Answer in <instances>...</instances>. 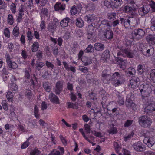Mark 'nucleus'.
<instances>
[{
    "label": "nucleus",
    "instance_id": "nucleus-62",
    "mask_svg": "<svg viewBox=\"0 0 155 155\" xmlns=\"http://www.w3.org/2000/svg\"><path fill=\"white\" fill-rule=\"evenodd\" d=\"M45 64L47 68H51V69H53L54 67V65L53 64L47 61H45Z\"/></svg>",
    "mask_w": 155,
    "mask_h": 155
},
{
    "label": "nucleus",
    "instance_id": "nucleus-39",
    "mask_svg": "<svg viewBox=\"0 0 155 155\" xmlns=\"http://www.w3.org/2000/svg\"><path fill=\"white\" fill-rule=\"evenodd\" d=\"M12 33L13 35L16 37H18L19 35V28L17 26L14 27L13 31Z\"/></svg>",
    "mask_w": 155,
    "mask_h": 155
},
{
    "label": "nucleus",
    "instance_id": "nucleus-12",
    "mask_svg": "<svg viewBox=\"0 0 155 155\" xmlns=\"http://www.w3.org/2000/svg\"><path fill=\"white\" fill-rule=\"evenodd\" d=\"M122 52H124L125 55L129 58H132L134 57V53L133 51L128 48H126L123 47L120 48Z\"/></svg>",
    "mask_w": 155,
    "mask_h": 155
},
{
    "label": "nucleus",
    "instance_id": "nucleus-45",
    "mask_svg": "<svg viewBox=\"0 0 155 155\" xmlns=\"http://www.w3.org/2000/svg\"><path fill=\"white\" fill-rule=\"evenodd\" d=\"M134 132H132L129 134L128 135L125 136L124 137V140L125 141H126L129 140L131 138L134 137Z\"/></svg>",
    "mask_w": 155,
    "mask_h": 155
},
{
    "label": "nucleus",
    "instance_id": "nucleus-58",
    "mask_svg": "<svg viewBox=\"0 0 155 155\" xmlns=\"http://www.w3.org/2000/svg\"><path fill=\"white\" fill-rule=\"evenodd\" d=\"M84 126L85 130L87 133L89 134L91 133L90 126L87 124H84Z\"/></svg>",
    "mask_w": 155,
    "mask_h": 155
},
{
    "label": "nucleus",
    "instance_id": "nucleus-51",
    "mask_svg": "<svg viewBox=\"0 0 155 155\" xmlns=\"http://www.w3.org/2000/svg\"><path fill=\"white\" fill-rule=\"evenodd\" d=\"M30 144L29 142V139H27L26 141L24 142L21 145V148L22 149H25L28 147Z\"/></svg>",
    "mask_w": 155,
    "mask_h": 155
},
{
    "label": "nucleus",
    "instance_id": "nucleus-64",
    "mask_svg": "<svg viewBox=\"0 0 155 155\" xmlns=\"http://www.w3.org/2000/svg\"><path fill=\"white\" fill-rule=\"evenodd\" d=\"M149 5L151 8L152 11L153 12H155V2L151 0L149 4Z\"/></svg>",
    "mask_w": 155,
    "mask_h": 155
},
{
    "label": "nucleus",
    "instance_id": "nucleus-57",
    "mask_svg": "<svg viewBox=\"0 0 155 155\" xmlns=\"http://www.w3.org/2000/svg\"><path fill=\"white\" fill-rule=\"evenodd\" d=\"M38 109L35 105L34 107V115L36 118H39V114L38 113Z\"/></svg>",
    "mask_w": 155,
    "mask_h": 155
},
{
    "label": "nucleus",
    "instance_id": "nucleus-27",
    "mask_svg": "<svg viewBox=\"0 0 155 155\" xmlns=\"http://www.w3.org/2000/svg\"><path fill=\"white\" fill-rule=\"evenodd\" d=\"M110 52L108 50H105L103 53L101 58L103 59L106 60L109 58L110 56Z\"/></svg>",
    "mask_w": 155,
    "mask_h": 155
},
{
    "label": "nucleus",
    "instance_id": "nucleus-11",
    "mask_svg": "<svg viewBox=\"0 0 155 155\" xmlns=\"http://www.w3.org/2000/svg\"><path fill=\"white\" fill-rule=\"evenodd\" d=\"M131 87L135 89L137 88L140 84V79L137 77H134L130 81Z\"/></svg>",
    "mask_w": 155,
    "mask_h": 155
},
{
    "label": "nucleus",
    "instance_id": "nucleus-55",
    "mask_svg": "<svg viewBox=\"0 0 155 155\" xmlns=\"http://www.w3.org/2000/svg\"><path fill=\"white\" fill-rule=\"evenodd\" d=\"M21 55L23 58L25 60L27 59L28 57V55L27 51L25 49L21 50Z\"/></svg>",
    "mask_w": 155,
    "mask_h": 155
},
{
    "label": "nucleus",
    "instance_id": "nucleus-33",
    "mask_svg": "<svg viewBox=\"0 0 155 155\" xmlns=\"http://www.w3.org/2000/svg\"><path fill=\"white\" fill-rule=\"evenodd\" d=\"M36 69L39 71L45 65V64L42 62L37 61L35 64Z\"/></svg>",
    "mask_w": 155,
    "mask_h": 155
},
{
    "label": "nucleus",
    "instance_id": "nucleus-6",
    "mask_svg": "<svg viewBox=\"0 0 155 155\" xmlns=\"http://www.w3.org/2000/svg\"><path fill=\"white\" fill-rule=\"evenodd\" d=\"M99 34L101 39L104 40L111 39L113 38V34L110 29L100 31Z\"/></svg>",
    "mask_w": 155,
    "mask_h": 155
},
{
    "label": "nucleus",
    "instance_id": "nucleus-41",
    "mask_svg": "<svg viewBox=\"0 0 155 155\" xmlns=\"http://www.w3.org/2000/svg\"><path fill=\"white\" fill-rule=\"evenodd\" d=\"M9 89L12 91H17L18 89V87L17 85L13 83H12L9 86Z\"/></svg>",
    "mask_w": 155,
    "mask_h": 155
},
{
    "label": "nucleus",
    "instance_id": "nucleus-36",
    "mask_svg": "<svg viewBox=\"0 0 155 155\" xmlns=\"http://www.w3.org/2000/svg\"><path fill=\"white\" fill-rule=\"evenodd\" d=\"M116 13L114 12L109 13L107 14V18L110 20H114L116 17Z\"/></svg>",
    "mask_w": 155,
    "mask_h": 155
},
{
    "label": "nucleus",
    "instance_id": "nucleus-31",
    "mask_svg": "<svg viewBox=\"0 0 155 155\" xmlns=\"http://www.w3.org/2000/svg\"><path fill=\"white\" fill-rule=\"evenodd\" d=\"M48 9L46 8H43L41 10V13L40 14L41 19L42 20L43 19V15L48 17Z\"/></svg>",
    "mask_w": 155,
    "mask_h": 155
},
{
    "label": "nucleus",
    "instance_id": "nucleus-20",
    "mask_svg": "<svg viewBox=\"0 0 155 155\" xmlns=\"http://www.w3.org/2000/svg\"><path fill=\"white\" fill-rule=\"evenodd\" d=\"M95 49L97 51H102L104 49V45L100 43L97 42L95 43L94 45Z\"/></svg>",
    "mask_w": 155,
    "mask_h": 155
},
{
    "label": "nucleus",
    "instance_id": "nucleus-32",
    "mask_svg": "<svg viewBox=\"0 0 155 155\" xmlns=\"http://www.w3.org/2000/svg\"><path fill=\"white\" fill-rule=\"evenodd\" d=\"M144 68L143 66L139 64L137 67V71L138 74L141 75L144 72Z\"/></svg>",
    "mask_w": 155,
    "mask_h": 155
},
{
    "label": "nucleus",
    "instance_id": "nucleus-40",
    "mask_svg": "<svg viewBox=\"0 0 155 155\" xmlns=\"http://www.w3.org/2000/svg\"><path fill=\"white\" fill-rule=\"evenodd\" d=\"M94 51V47L91 44L89 45L84 51V52L85 53L93 52Z\"/></svg>",
    "mask_w": 155,
    "mask_h": 155
},
{
    "label": "nucleus",
    "instance_id": "nucleus-16",
    "mask_svg": "<svg viewBox=\"0 0 155 155\" xmlns=\"http://www.w3.org/2000/svg\"><path fill=\"white\" fill-rule=\"evenodd\" d=\"M122 3V0H111L110 5L112 8H116L121 6Z\"/></svg>",
    "mask_w": 155,
    "mask_h": 155
},
{
    "label": "nucleus",
    "instance_id": "nucleus-46",
    "mask_svg": "<svg viewBox=\"0 0 155 155\" xmlns=\"http://www.w3.org/2000/svg\"><path fill=\"white\" fill-rule=\"evenodd\" d=\"M119 60L120 62L121 68L124 70L125 68V65L127 63V61L126 60H123L121 58L118 57Z\"/></svg>",
    "mask_w": 155,
    "mask_h": 155
},
{
    "label": "nucleus",
    "instance_id": "nucleus-13",
    "mask_svg": "<svg viewBox=\"0 0 155 155\" xmlns=\"http://www.w3.org/2000/svg\"><path fill=\"white\" fill-rule=\"evenodd\" d=\"M63 89V83L60 81L57 82L56 84V86L54 89L55 94L59 95Z\"/></svg>",
    "mask_w": 155,
    "mask_h": 155
},
{
    "label": "nucleus",
    "instance_id": "nucleus-49",
    "mask_svg": "<svg viewBox=\"0 0 155 155\" xmlns=\"http://www.w3.org/2000/svg\"><path fill=\"white\" fill-rule=\"evenodd\" d=\"M133 8L128 6H126L124 8L123 10L125 12L130 13L133 11Z\"/></svg>",
    "mask_w": 155,
    "mask_h": 155
},
{
    "label": "nucleus",
    "instance_id": "nucleus-15",
    "mask_svg": "<svg viewBox=\"0 0 155 155\" xmlns=\"http://www.w3.org/2000/svg\"><path fill=\"white\" fill-rule=\"evenodd\" d=\"M147 42L149 44L152 45L155 44V35L150 34L146 37Z\"/></svg>",
    "mask_w": 155,
    "mask_h": 155
},
{
    "label": "nucleus",
    "instance_id": "nucleus-3",
    "mask_svg": "<svg viewBox=\"0 0 155 155\" xmlns=\"http://www.w3.org/2000/svg\"><path fill=\"white\" fill-rule=\"evenodd\" d=\"M140 50L144 55L147 57L153 55L154 53V49L147 45H141L140 47Z\"/></svg>",
    "mask_w": 155,
    "mask_h": 155
},
{
    "label": "nucleus",
    "instance_id": "nucleus-14",
    "mask_svg": "<svg viewBox=\"0 0 155 155\" xmlns=\"http://www.w3.org/2000/svg\"><path fill=\"white\" fill-rule=\"evenodd\" d=\"M97 17L94 14H89L84 17V20L88 23H90L94 21L97 19Z\"/></svg>",
    "mask_w": 155,
    "mask_h": 155
},
{
    "label": "nucleus",
    "instance_id": "nucleus-25",
    "mask_svg": "<svg viewBox=\"0 0 155 155\" xmlns=\"http://www.w3.org/2000/svg\"><path fill=\"white\" fill-rule=\"evenodd\" d=\"M65 5L59 2L56 3L54 6V9L55 10H63L65 9Z\"/></svg>",
    "mask_w": 155,
    "mask_h": 155
},
{
    "label": "nucleus",
    "instance_id": "nucleus-54",
    "mask_svg": "<svg viewBox=\"0 0 155 155\" xmlns=\"http://www.w3.org/2000/svg\"><path fill=\"white\" fill-rule=\"evenodd\" d=\"M79 131L81 133L84 138L89 142L91 143V140H89L88 138L85 135V134L83 131V129L82 128H80L79 129Z\"/></svg>",
    "mask_w": 155,
    "mask_h": 155
},
{
    "label": "nucleus",
    "instance_id": "nucleus-19",
    "mask_svg": "<svg viewBox=\"0 0 155 155\" xmlns=\"http://www.w3.org/2000/svg\"><path fill=\"white\" fill-rule=\"evenodd\" d=\"M81 61L84 66H87L92 63V60L90 57L84 56L81 58Z\"/></svg>",
    "mask_w": 155,
    "mask_h": 155
},
{
    "label": "nucleus",
    "instance_id": "nucleus-23",
    "mask_svg": "<svg viewBox=\"0 0 155 155\" xmlns=\"http://www.w3.org/2000/svg\"><path fill=\"white\" fill-rule=\"evenodd\" d=\"M117 97V102L120 105H123L124 104V97L121 94L117 92L116 94Z\"/></svg>",
    "mask_w": 155,
    "mask_h": 155
},
{
    "label": "nucleus",
    "instance_id": "nucleus-42",
    "mask_svg": "<svg viewBox=\"0 0 155 155\" xmlns=\"http://www.w3.org/2000/svg\"><path fill=\"white\" fill-rule=\"evenodd\" d=\"M41 152L38 149L32 150L30 153V155H41Z\"/></svg>",
    "mask_w": 155,
    "mask_h": 155
},
{
    "label": "nucleus",
    "instance_id": "nucleus-53",
    "mask_svg": "<svg viewBox=\"0 0 155 155\" xmlns=\"http://www.w3.org/2000/svg\"><path fill=\"white\" fill-rule=\"evenodd\" d=\"M150 76L151 79L155 82V70H152L150 72Z\"/></svg>",
    "mask_w": 155,
    "mask_h": 155
},
{
    "label": "nucleus",
    "instance_id": "nucleus-22",
    "mask_svg": "<svg viewBox=\"0 0 155 155\" xmlns=\"http://www.w3.org/2000/svg\"><path fill=\"white\" fill-rule=\"evenodd\" d=\"M7 64L8 66V69L10 70L15 69L18 67L17 64L15 62L12 61Z\"/></svg>",
    "mask_w": 155,
    "mask_h": 155
},
{
    "label": "nucleus",
    "instance_id": "nucleus-38",
    "mask_svg": "<svg viewBox=\"0 0 155 155\" xmlns=\"http://www.w3.org/2000/svg\"><path fill=\"white\" fill-rule=\"evenodd\" d=\"M39 48V44L37 42H35L33 44L32 50L33 52L37 51Z\"/></svg>",
    "mask_w": 155,
    "mask_h": 155
},
{
    "label": "nucleus",
    "instance_id": "nucleus-56",
    "mask_svg": "<svg viewBox=\"0 0 155 155\" xmlns=\"http://www.w3.org/2000/svg\"><path fill=\"white\" fill-rule=\"evenodd\" d=\"M133 103L132 101L130 98L127 99L126 102V106L128 108H130L131 104Z\"/></svg>",
    "mask_w": 155,
    "mask_h": 155
},
{
    "label": "nucleus",
    "instance_id": "nucleus-63",
    "mask_svg": "<svg viewBox=\"0 0 155 155\" xmlns=\"http://www.w3.org/2000/svg\"><path fill=\"white\" fill-rule=\"evenodd\" d=\"M150 28L152 31H155V18L152 20Z\"/></svg>",
    "mask_w": 155,
    "mask_h": 155
},
{
    "label": "nucleus",
    "instance_id": "nucleus-17",
    "mask_svg": "<svg viewBox=\"0 0 155 155\" xmlns=\"http://www.w3.org/2000/svg\"><path fill=\"white\" fill-rule=\"evenodd\" d=\"M49 98L51 102L58 104L59 103V100L58 98L53 93H51L49 95Z\"/></svg>",
    "mask_w": 155,
    "mask_h": 155
},
{
    "label": "nucleus",
    "instance_id": "nucleus-50",
    "mask_svg": "<svg viewBox=\"0 0 155 155\" xmlns=\"http://www.w3.org/2000/svg\"><path fill=\"white\" fill-rule=\"evenodd\" d=\"M94 28L92 24L88 25L87 27V32H94Z\"/></svg>",
    "mask_w": 155,
    "mask_h": 155
},
{
    "label": "nucleus",
    "instance_id": "nucleus-43",
    "mask_svg": "<svg viewBox=\"0 0 155 155\" xmlns=\"http://www.w3.org/2000/svg\"><path fill=\"white\" fill-rule=\"evenodd\" d=\"M6 98L8 101H12L13 100V95L11 92L8 91L7 93Z\"/></svg>",
    "mask_w": 155,
    "mask_h": 155
},
{
    "label": "nucleus",
    "instance_id": "nucleus-47",
    "mask_svg": "<svg viewBox=\"0 0 155 155\" xmlns=\"http://www.w3.org/2000/svg\"><path fill=\"white\" fill-rule=\"evenodd\" d=\"M79 69L80 71L84 73H87L88 71V68L87 67L84 66H79Z\"/></svg>",
    "mask_w": 155,
    "mask_h": 155
},
{
    "label": "nucleus",
    "instance_id": "nucleus-8",
    "mask_svg": "<svg viewBox=\"0 0 155 155\" xmlns=\"http://www.w3.org/2000/svg\"><path fill=\"white\" fill-rule=\"evenodd\" d=\"M110 23V22L107 20L104 19L102 21L100 25L101 29L99 32L110 29V28L111 27Z\"/></svg>",
    "mask_w": 155,
    "mask_h": 155
},
{
    "label": "nucleus",
    "instance_id": "nucleus-37",
    "mask_svg": "<svg viewBox=\"0 0 155 155\" xmlns=\"http://www.w3.org/2000/svg\"><path fill=\"white\" fill-rule=\"evenodd\" d=\"M14 22V20L12 15L11 14H9L7 18L8 23L10 25H12L13 24Z\"/></svg>",
    "mask_w": 155,
    "mask_h": 155
},
{
    "label": "nucleus",
    "instance_id": "nucleus-29",
    "mask_svg": "<svg viewBox=\"0 0 155 155\" xmlns=\"http://www.w3.org/2000/svg\"><path fill=\"white\" fill-rule=\"evenodd\" d=\"M43 87L46 91L48 92H49L51 91V85L48 82H45L43 83Z\"/></svg>",
    "mask_w": 155,
    "mask_h": 155
},
{
    "label": "nucleus",
    "instance_id": "nucleus-9",
    "mask_svg": "<svg viewBox=\"0 0 155 155\" xmlns=\"http://www.w3.org/2000/svg\"><path fill=\"white\" fill-rule=\"evenodd\" d=\"M150 10V6L148 5H145L138 9V12L141 16H144L149 13Z\"/></svg>",
    "mask_w": 155,
    "mask_h": 155
},
{
    "label": "nucleus",
    "instance_id": "nucleus-5",
    "mask_svg": "<svg viewBox=\"0 0 155 155\" xmlns=\"http://www.w3.org/2000/svg\"><path fill=\"white\" fill-rule=\"evenodd\" d=\"M145 34V31L142 29H135L132 32V38L135 39H140L143 37Z\"/></svg>",
    "mask_w": 155,
    "mask_h": 155
},
{
    "label": "nucleus",
    "instance_id": "nucleus-48",
    "mask_svg": "<svg viewBox=\"0 0 155 155\" xmlns=\"http://www.w3.org/2000/svg\"><path fill=\"white\" fill-rule=\"evenodd\" d=\"M52 50L53 54L55 56L58 55V47L54 45L52 47Z\"/></svg>",
    "mask_w": 155,
    "mask_h": 155
},
{
    "label": "nucleus",
    "instance_id": "nucleus-26",
    "mask_svg": "<svg viewBox=\"0 0 155 155\" xmlns=\"http://www.w3.org/2000/svg\"><path fill=\"white\" fill-rule=\"evenodd\" d=\"M130 21V23L131 27L137 25V21H139V19H137L135 17H130L128 19Z\"/></svg>",
    "mask_w": 155,
    "mask_h": 155
},
{
    "label": "nucleus",
    "instance_id": "nucleus-2",
    "mask_svg": "<svg viewBox=\"0 0 155 155\" xmlns=\"http://www.w3.org/2000/svg\"><path fill=\"white\" fill-rule=\"evenodd\" d=\"M138 122L140 125L144 128L150 127L152 123L151 119L146 115L140 117L138 119Z\"/></svg>",
    "mask_w": 155,
    "mask_h": 155
},
{
    "label": "nucleus",
    "instance_id": "nucleus-28",
    "mask_svg": "<svg viewBox=\"0 0 155 155\" xmlns=\"http://www.w3.org/2000/svg\"><path fill=\"white\" fill-rule=\"evenodd\" d=\"M69 21V19L68 18H66L61 20L60 22V25L61 27H65L68 26Z\"/></svg>",
    "mask_w": 155,
    "mask_h": 155
},
{
    "label": "nucleus",
    "instance_id": "nucleus-18",
    "mask_svg": "<svg viewBox=\"0 0 155 155\" xmlns=\"http://www.w3.org/2000/svg\"><path fill=\"white\" fill-rule=\"evenodd\" d=\"M120 23L123 25L126 28H128L131 26L129 22L130 21L128 19H126L123 18H120Z\"/></svg>",
    "mask_w": 155,
    "mask_h": 155
},
{
    "label": "nucleus",
    "instance_id": "nucleus-21",
    "mask_svg": "<svg viewBox=\"0 0 155 155\" xmlns=\"http://www.w3.org/2000/svg\"><path fill=\"white\" fill-rule=\"evenodd\" d=\"M144 110L145 112L146 113H148L150 111L151 112L155 111V104L147 105L145 108Z\"/></svg>",
    "mask_w": 155,
    "mask_h": 155
},
{
    "label": "nucleus",
    "instance_id": "nucleus-7",
    "mask_svg": "<svg viewBox=\"0 0 155 155\" xmlns=\"http://www.w3.org/2000/svg\"><path fill=\"white\" fill-rule=\"evenodd\" d=\"M143 142L149 148L152 147V149L155 150V140L152 137H145Z\"/></svg>",
    "mask_w": 155,
    "mask_h": 155
},
{
    "label": "nucleus",
    "instance_id": "nucleus-10",
    "mask_svg": "<svg viewBox=\"0 0 155 155\" xmlns=\"http://www.w3.org/2000/svg\"><path fill=\"white\" fill-rule=\"evenodd\" d=\"M132 147L137 152H142L145 149L144 145L139 141L134 143L132 145Z\"/></svg>",
    "mask_w": 155,
    "mask_h": 155
},
{
    "label": "nucleus",
    "instance_id": "nucleus-44",
    "mask_svg": "<svg viewBox=\"0 0 155 155\" xmlns=\"http://www.w3.org/2000/svg\"><path fill=\"white\" fill-rule=\"evenodd\" d=\"M29 28L28 29V30L27 33V36L28 40L29 41H32L33 38V35L31 31L29 30Z\"/></svg>",
    "mask_w": 155,
    "mask_h": 155
},
{
    "label": "nucleus",
    "instance_id": "nucleus-61",
    "mask_svg": "<svg viewBox=\"0 0 155 155\" xmlns=\"http://www.w3.org/2000/svg\"><path fill=\"white\" fill-rule=\"evenodd\" d=\"M39 124L40 126H43L44 128L48 127V124L45 123L42 119H40L39 121Z\"/></svg>",
    "mask_w": 155,
    "mask_h": 155
},
{
    "label": "nucleus",
    "instance_id": "nucleus-30",
    "mask_svg": "<svg viewBox=\"0 0 155 155\" xmlns=\"http://www.w3.org/2000/svg\"><path fill=\"white\" fill-rule=\"evenodd\" d=\"M76 25L79 28H81L84 25V21L81 18H78L76 19Z\"/></svg>",
    "mask_w": 155,
    "mask_h": 155
},
{
    "label": "nucleus",
    "instance_id": "nucleus-1",
    "mask_svg": "<svg viewBox=\"0 0 155 155\" xmlns=\"http://www.w3.org/2000/svg\"><path fill=\"white\" fill-rule=\"evenodd\" d=\"M106 71L104 70L101 74V80L105 84H109L111 81L112 84L117 87L122 84L124 82V78L123 75L119 72H116L112 76L106 73Z\"/></svg>",
    "mask_w": 155,
    "mask_h": 155
},
{
    "label": "nucleus",
    "instance_id": "nucleus-24",
    "mask_svg": "<svg viewBox=\"0 0 155 155\" xmlns=\"http://www.w3.org/2000/svg\"><path fill=\"white\" fill-rule=\"evenodd\" d=\"M84 7L87 10L91 11L94 10L95 7L94 4L91 2L85 4Z\"/></svg>",
    "mask_w": 155,
    "mask_h": 155
},
{
    "label": "nucleus",
    "instance_id": "nucleus-35",
    "mask_svg": "<svg viewBox=\"0 0 155 155\" xmlns=\"http://www.w3.org/2000/svg\"><path fill=\"white\" fill-rule=\"evenodd\" d=\"M128 71L127 73V74L129 76H131L135 75L136 73L135 70L133 68L130 67L128 69Z\"/></svg>",
    "mask_w": 155,
    "mask_h": 155
},
{
    "label": "nucleus",
    "instance_id": "nucleus-59",
    "mask_svg": "<svg viewBox=\"0 0 155 155\" xmlns=\"http://www.w3.org/2000/svg\"><path fill=\"white\" fill-rule=\"evenodd\" d=\"M2 104L3 108L5 110H8V104L6 102V100H3L2 101Z\"/></svg>",
    "mask_w": 155,
    "mask_h": 155
},
{
    "label": "nucleus",
    "instance_id": "nucleus-4",
    "mask_svg": "<svg viewBox=\"0 0 155 155\" xmlns=\"http://www.w3.org/2000/svg\"><path fill=\"white\" fill-rule=\"evenodd\" d=\"M139 89L141 95L143 97H147L151 92V87L148 84L140 85L139 87Z\"/></svg>",
    "mask_w": 155,
    "mask_h": 155
},
{
    "label": "nucleus",
    "instance_id": "nucleus-52",
    "mask_svg": "<svg viewBox=\"0 0 155 155\" xmlns=\"http://www.w3.org/2000/svg\"><path fill=\"white\" fill-rule=\"evenodd\" d=\"M94 113L95 114H98L100 116H101L102 115L101 113V109L100 108H96L93 109Z\"/></svg>",
    "mask_w": 155,
    "mask_h": 155
},
{
    "label": "nucleus",
    "instance_id": "nucleus-34",
    "mask_svg": "<svg viewBox=\"0 0 155 155\" xmlns=\"http://www.w3.org/2000/svg\"><path fill=\"white\" fill-rule=\"evenodd\" d=\"M56 27V25L55 24L51 23L49 24L48 28L49 31L53 32L55 29Z\"/></svg>",
    "mask_w": 155,
    "mask_h": 155
},
{
    "label": "nucleus",
    "instance_id": "nucleus-60",
    "mask_svg": "<svg viewBox=\"0 0 155 155\" xmlns=\"http://www.w3.org/2000/svg\"><path fill=\"white\" fill-rule=\"evenodd\" d=\"M71 14L72 15H74L77 13V10L76 6H72L71 10Z\"/></svg>",
    "mask_w": 155,
    "mask_h": 155
}]
</instances>
